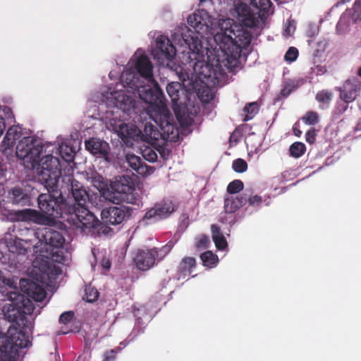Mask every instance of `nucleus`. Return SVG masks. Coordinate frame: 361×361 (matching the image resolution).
Masks as SVG:
<instances>
[{
  "label": "nucleus",
  "mask_w": 361,
  "mask_h": 361,
  "mask_svg": "<svg viewBox=\"0 0 361 361\" xmlns=\"http://www.w3.org/2000/svg\"><path fill=\"white\" fill-rule=\"evenodd\" d=\"M152 70L149 58L142 54L137 59L135 71L123 72L121 80L126 86L137 90L140 98L149 104L148 115L169 139L175 133L178 135V129L166 106L164 93L153 78ZM171 138L173 139L174 136Z\"/></svg>",
  "instance_id": "obj_1"
},
{
  "label": "nucleus",
  "mask_w": 361,
  "mask_h": 361,
  "mask_svg": "<svg viewBox=\"0 0 361 361\" xmlns=\"http://www.w3.org/2000/svg\"><path fill=\"white\" fill-rule=\"evenodd\" d=\"M233 20L231 18L219 23L220 31L214 36V39L223 54V63L230 72L240 64L243 49H247L252 41V34L244 28L235 30Z\"/></svg>",
  "instance_id": "obj_2"
},
{
  "label": "nucleus",
  "mask_w": 361,
  "mask_h": 361,
  "mask_svg": "<svg viewBox=\"0 0 361 361\" xmlns=\"http://www.w3.org/2000/svg\"><path fill=\"white\" fill-rule=\"evenodd\" d=\"M185 41L188 45L189 51L183 54L182 63L192 67L193 72L200 80H207L214 82L225 75V68H227L222 61L223 56L221 57L216 55L212 61L206 62L204 57L207 50L204 49L197 37H192L190 39Z\"/></svg>",
  "instance_id": "obj_3"
},
{
  "label": "nucleus",
  "mask_w": 361,
  "mask_h": 361,
  "mask_svg": "<svg viewBox=\"0 0 361 361\" xmlns=\"http://www.w3.org/2000/svg\"><path fill=\"white\" fill-rule=\"evenodd\" d=\"M45 188L48 192L42 193L37 197L39 210L49 219H63L73 226L70 218L71 212H74L75 209L73 207H69L63 195V192H66L63 185L61 188L59 185L53 188Z\"/></svg>",
  "instance_id": "obj_4"
},
{
  "label": "nucleus",
  "mask_w": 361,
  "mask_h": 361,
  "mask_svg": "<svg viewBox=\"0 0 361 361\" xmlns=\"http://www.w3.org/2000/svg\"><path fill=\"white\" fill-rule=\"evenodd\" d=\"M250 4L258 10L252 11L245 4H240L236 7L238 20L246 27H258L264 23L271 8L270 0H250Z\"/></svg>",
  "instance_id": "obj_5"
},
{
  "label": "nucleus",
  "mask_w": 361,
  "mask_h": 361,
  "mask_svg": "<svg viewBox=\"0 0 361 361\" xmlns=\"http://www.w3.org/2000/svg\"><path fill=\"white\" fill-rule=\"evenodd\" d=\"M62 183L66 184V186H63L68 190H71L73 197L75 202V204H69V207H73L75 209L74 212L71 214V220L73 222V226L77 223L75 220L74 214H78V212H81L82 209H89V204H93L92 199H97V195H90L86 190L84 185L73 178V176L68 175L65 176L62 178Z\"/></svg>",
  "instance_id": "obj_6"
},
{
  "label": "nucleus",
  "mask_w": 361,
  "mask_h": 361,
  "mask_svg": "<svg viewBox=\"0 0 361 361\" xmlns=\"http://www.w3.org/2000/svg\"><path fill=\"white\" fill-rule=\"evenodd\" d=\"M173 246L171 241L161 247L137 249L133 257V262L137 269L147 271L157 262L163 260Z\"/></svg>",
  "instance_id": "obj_7"
},
{
  "label": "nucleus",
  "mask_w": 361,
  "mask_h": 361,
  "mask_svg": "<svg viewBox=\"0 0 361 361\" xmlns=\"http://www.w3.org/2000/svg\"><path fill=\"white\" fill-rule=\"evenodd\" d=\"M39 180L44 187L53 188L59 185L61 176L59 159L52 154H47L39 159L36 166Z\"/></svg>",
  "instance_id": "obj_8"
},
{
  "label": "nucleus",
  "mask_w": 361,
  "mask_h": 361,
  "mask_svg": "<svg viewBox=\"0 0 361 361\" xmlns=\"http://www.w3.org/2000/svg\"><path fill=\"white\" fill-rule=\"evenodd\" d=\"M43 148V142L39 137L25 136L18 141L16 154L19 159H23L29 164L27 167L35 169L39 163Z\"/></svg>",
  "instance_id": "obj_9"
},
{
  "label": "nucleus",
  "mask_w": 361,
  "mask_h": 361,
  "mask_svg": "<svg viewBox=\"0 0 361 361\" xmlns=\"http://www.w3.org/2000/svg\"><path fill=\"white\" fill-rule=\"evenodd\" d=\"M78 214H74L77 223L73 226L76 231L85 234L109 235L113 230L103 221L101 222L89 209H82Z\"/></svg>",
  "instance_id": "obj_10"
},
{
  "label": "nucleus",
  "mask_w": 361,
  "mask_h": 361,
  "mask_svg": "<svg viewBox=\"0 0 361 361\" xmlns=\"http://www.w3.org/2000/svg\"><path fill=\"white\" fill-rule=\"evenodd\" d=\"M113 201L123 202L130 204H136L137 199L133 193L135 190L132 179L128 176H121L111 182Z\"/></svg>",
  "instance_id": "obj_11"
},
{
  "label": "nucleus",
  "mask_w": 361,
  "mask_h": 361,
  "mask_svg": "<svg viewBox=\"0 0 361 361\" xmlns=\"http://www.w3.org/2000/svg\"><path fill=\"white\" fill-rule=\"evenodd\" d=\"M30 343L28 336L16 331L9 337L0 336V355L9 359L14 358L19 348H27Z\"/></svg>",
  "instance_id": "obj_12"
},
{
  "label": "nucleus",
  "mask_w": 361,
  "mask_h": 361,
  "mask_svg": "<svg viewBox=\"0 0 361 361\" xmlns=\"http://www.w3.org/2000/svg\"><path fill=\"white\" fill-rule=\"evenodd\" d=\"M176 210L171 200H163L148 209L140 221L142 225H148L169 218Z\"/></svg>",
  "instance_id": "obj_13"
},
{
  "label": "nucleus",
  "mask_w": 361,
  "mask_h": 361,
  "mask_svg": "<svg viewBox=\"0 0 361 361\" xmlns=\"http://www.w3.org/2000/svg\"><path fill=\"white\" fill-rule=\"evenodd\" d=\"M176 54V49L171 40L166 36L161 35L156 39V48L152 51L154 59L163 63L172 61Z\"/></svg>",
  "instance_id": "obj_14"
},
{
  "label": "nucleus",
  "mask_w": 361,
  "mask_h": 361,
  "mask_svg": "<svg viewBox=\"0 0 361 361\" xmlns=\"http://www.w3.org/2000/svg\"><path fill=\"white\" fill-rule=\"evenodd\" d=\"M132 209L123 205L109 207L101 212L102 221L110 225H118L131 215Z\"/></svg>",
  "instance_id": "obj_15"
},
{
  "label": "nucleus",
  "mask_w": 361,
  "mask_h": 361,
  "mask_svg": "<svg viewBox=\"0 0 361 361\" xmlns=\"http://www.w3.org/2000/svg\"><path fill=\"white\" fill-rule=\"evenodd\" d=\"M85 148L95 157L110 162V147L109 143L97 138L92 137L85 142Z\"/></svg>",
  "instance_id": "obj_16"
},
{
  "label": "nucleus",
  "mask_w": 361,
  "mask_h": 361,
  "mask_svg": "<svg viewBox=\"0 0 361 361\" xmlns=\"http://www.w3.org/2000/svg\"><path fill=\"white\" fill-rule=\"evenodd\" d=\"M19 284L22 292L36 302H42L47 296L44 286L33 281L21 279Z\"/></svg>",
  "instance_id": "obj_17"
},
{
  "label": "nucleus",
  "mask_w": 361,
  "mask_h": 361,
  "mask_svg": "<svg viewBox=\"0 0 361 361\" xmlns=\"http://www.w3.org/2000/svg\"><path fill=\"white\" fill-rule=\"evenodd\" d=\"M360 89L361 82L353 77L345 80L343 86L337 90L340 92V99L345 103H350L356 99Z\"/></svg>",
  "instance_id": "obj_18"
},
{
  "label": "nucleus",
  "mask_w": 361,
  "mask_h": 361,
  "mask_svg": "<svg viewBox=\"0 0 361 361\" xmlns=\"http://www.w3.org/2000/svg\"><path fill=\"white\" fill-rule=\"evenodd\" d=\"M126 161L133 171L141 176L149 175L153 172L154 169L147 166L138 156L128 154L126 157Z\"/></svg>",
  "instance_id": "obj_19"
},
{
  "label": "nucleus",
  "mask_w": 361,
  "mask_h": 361,
  "mask_svg": "<svg viewBox=\"0 0 361 361\" xmlns=\"http://www.w3.org/2000/svg\"><path fill=\"white\" fill-rule=\"evenodd\" d=\"M42 240L47 246L59 249L63 247L65 238L59 231L46 228L42 232Z\"/></svg>",
  "instance_id": "obj_20"
},
{
  "label": "nucleus",
  "mask_w": 361,
  "mask_h": 361,
  "mask_svg": "<svg viewBox=\"0 0 361 361\" xmlns=\"http://www.w3.org/2000/svg\"><path fill=\"white\" fill-rule=\"evenodd\" d=\"M16 214L20 221H30L37 224H45L49 219L41 211L31 209L19 210Z\"/></svg>",
  "instance_id": "obj_21"
},
{
  "label": "nucleus",
  "mask_w": 361,
  "mask_h": 361,
  "mask_svg": "<svg viewBox=\"0 0 361 361\" xmlns=\"http://www.w3.org/2000/svg\"><path fill=\"white\" fill-rule=\"evenodd\" d=\"M187 22L200 35L206 32L209 28L208 19L206 14L202 15L200 13H194L188 17Z\"/></svg>",
  "instance_id": "obj_22"
},
{
  "label": "nucleus",
  "mask_w": 361,
  "mask_h": 361,
  "mask_svg": "<svg viewBox=\"0 0 361 361\" xmlns=\"http://www.w3.org/2000/svg\"><path fill=\"white\" fill-rule=\"evenodd\" d=\"M8 198L12 204L21 206L30 205L31 202L30 195L21 187L11 188L8 192Z\"/></svg>",
  "instance_id": "obj_23"
},
{
  "label": "nucleus",
  "mask_w": 361,
  "mask_h": 361,
  "mask_svg": "<svg viewBox=\"0 0 361 361\" xmlns=\"http://www.w3.org/2000/svg\"><path fill=\"white\" fill-rule=\"evenodd\" d=\"M245 205V197L243 192L236 196H228L224 199V210L226 213L233 214Z\"/></svg>",
  "instance_id": "obj_24"
},
{
  "label": "nucleus",
  "mask_w": 361,
  "mask_h": 361,
  "mask_svg": "<svg viewBox=\"0 0 361 361\" xmlns=\"http://www.w3.org/2000/svg\"><path fill=\"white\" fill-rule=\"evenodd\" d=\"M23 136L22 128L19 126H13L10 127L4 137L3 144L6 149L12 148L17 140Z\"/></svg>",
  "instance_id": "obj_25"
},
{
  "label": "nucleus",
  "mask_w": 361,
  "mask_h": 361,
  "mask_svg": "<svg viewBox=\"0 0 361 361\" xmlns=\"http://www.w3.org/2000/svg\"><path fill=\"white\" fill-rule=\"evenodd\" d=\"M196 267V260L192 257L183 258L178 267V279L189 276Z\"/></svg>",
  "instance_id": "obj_26"
},
{
  "label": "nucleus",
  "mask_w": 361,
  "mask_h": 361,
  "mask_svg": "<svg viewBox=\"0 0 361 361\" xmlns=\"http://www.w3.org/2000/svg\"><path fill=\"white\" fill-rule=\"evenodd\" d=\"M315 99L320 104L321 108H329L333 99V93L331 91L322 90L316 94Z\"/></svg>",
  "instance_id": "obj_27"
},
{
  "label": "nucleus",
  "mask_w": 361,
  "mask_h": 361,
  "mask_svg": "<svg viewBox=\"0 0 361 361\" xmlns=\"http://www.w3.org/2000/svg\"><path fill=\"white\" fill-rule=\"evenodd\" d=\"M117 106L122 109L124 112L129 113L131 109L135 107V101L130 96L119 94Z\"/></svg>",
  "instance_id": "obj_28"
},
{
  "label": "nucleus",
  "mask_w": 361,
  "mask_h": 361,
  "mask_svg": "<svg viewBox=\"0 0 361 361\" xmlns=\"http://www.w3.org/2000/svg\"><path fill=\"white\" fill-rule=\"evenodd\" d=\"M351 18L352 23L361 21V0H356L351 8L345 10Z\"/></svg>",
  "instance_id": "obj_29"
},
{
  "label": "nucleus",
  "mask_w": 361,
  "mask_h": 361,
  "mask_svg": "<svg viewBox=\"0 0 361 361\" xmlns=\"http://www.w3.org/2000/svg\"><path fill=\"white\" fill-rule=\"evenodd\" d=\"M159 133L154 125L151 123H146L144 127V134L142 133L141 138L143 140H158Z\"/></svg>",
  "instance_id": "obj_30"
},
{
  "label": "nucleus",
  "mask_w": 361,
  "mask_h": 361,
  "mask_svg": "<svg viewBox=\"0 0 361 361\" xmlns=\"http://www.w3.org/2000/svg\"><path fill=\"white\" fill-rule=\"evenodd\" d=\"M202 264L204 267L212 268L215 267L218 262V257L212 251H206L200 255Z\"/></svg>",
  "instance_id": "obj_31"
},
{
  "label": "nucleus",
  "mask_w": 361,
  "mask_h": 361,
  "mask_svg": "<svg viewBox=\"0 0 361 361\" xmlns=\"http://www.w3.org/2000/svg\"><path fill=\"white\" fill-rule=\"evenodd\" d=\"M351 18L348 13L345 11L340 17V19L336 25V30L338 33H344L349 27L351 23Z\"/></svg>",
  "instance_id": "obj_32"
},
{
  "label": "nucleus",
  "mask_w": 361,
  "mask_h": 361,
  "mask_svg": "<svg viewBox=\"0 0 361 361\" xmlns=\"http://www.w3.org/2000/svg\"><path fill=\"white\" fill-rule=\"evenodd\" d=\"M180 85L178 82H172L167 85L166 92L173 104H176L180 99L179 89Z\"/></svg>",
  "instance_id": "obj_33"
},
{
  "label": "nucleus",
  "mask_w": 361,
  "mask_h": 361,
  "mask_svg": "<svg viewBox=\"0 0 361 361\" xmlns=\"http://www.w3.org/2000/svg\"><path fill=\"white\" fill-rule=\"evenodd\" d=\"M244 112L246 113L243 118V121H248L252 119L258 113L259 106L257 102H250L247 104L243 108Z\"/></svg>",
  "instance_id": "obj_34"
},
{
  "label": "nucleus",
  "mask_w": 361,
  "mask_h": 361,
  "mask_svg": "<svg viewBox=\"0 0 361 361\" xmlns=\"http://www.w3.org/2000/svg\"><path fill=\"white\" fill-rule=\"evenodd\" d=\"M289 151L291 157L299 158L305 154L306 147L302 142H295L290 146Z\"/></svg>",
  "instance_id": "obj_35"
},
{
  "label": "nucleus",
  "mask_w": 361,
  "mask_h": 361,
  "mask_svg": "<svg viewBox=\"0 0 361 361\" xmlns=\"http://www.w3.org/2000/svg\"><path fill=\"white\" fill-rule=\"evenodd\" d=\"M243 195L245 197V204L248 203L251 207H258L262 202V197L261 196L252 195V192L247 190L243 192Z\"/></svg>",
  "instance_id": "obj_36"
},
{
  "label": "nucleus",
  "mask_w": 361,
  "mask_h": 361,
  "mask_svg": "<svg viewBox=\"0 0 361 361\" xmlns=\"http://www.w3.org/2000/svg\"><path fill=\"white\" fill-rule=\"evenodd\" d=\"M59 152L62 159L66 161L70 162L73 160L74 151L71 147L66 144H61L59 147Z\"/></svg>",
  "instance_id": "obj_37"
},
{
  "label": "nucleus",
  "mask_w": 361,
  "mask_h": 361,
  "mask_svg": "<svg viewBox=\"0 0 361 361\" xmlns=\"http://www.w3.org/2000/svg\"><path fill=\"white\" fill-rule=\"evenodd\" d=\"M8 250L11 252L17 255H25L27 252L23 240L20 239L15 240L13 243H11L8 245Z\"/></svg>",
  "instance_id": "obj_38"
},
{
  "label": "nucleus",
  "mask_w": 361,
  "mask_h": 361,
  "mask_svg": "<svg viewBox=\"0 0 361 361\" xmlns=\"http://www.w3.org/2000/svg\"><path fill=\"white\" fill-rule=\"evenodd\" d=\"M85 295L83 299L85 300L88 302H93L97 300L99 293L97 288L92 287L91 286H86L85 290Z\"/></svg>",
  "instance_id": "obj_39"
},
{
  "label": "nucleus",
  "mask_w": 361,
  "mask_h": 361,
  "mask_svg": "<svg viewBox=\"0 0 361 361\" xmlns=\"http://www.w3.org/2000/svg\"><path fill=\"white\" fill-rule=\"evenodd\" d=\"M244 188V184L242 180L236 179L231 181L227 186V192L230 195L239 193Z\"/></svg>",
  "instance_id": "obj_40"
},
{
  "label": "nucleus",
  "mask_w": 361,
  "mask_h": 361,
  "mask_svg": "<svg viewBox=\"0 0 361 361\" xmlns=\"http://www.w3.org/2000/svg\"><path fill=\"white\" fill-rule=\"evenodd\" d=\"M302 120L305 124L315 125L319 122V115L316 111H308Z\"/></svg>",
  "instance_id": "obj_41"
},
{
  "label": "nucleus",
  "mask_w": 361,
  "mask_h": 361,
  "mask_svg": "<svg viewBox=\"0 0 361 361\" xmlns=\"http://www.w3.org/2000/svg\"><path fill=\"white\" fill-rule=\"evenodd\" d=\"M232 168L237 173H243L247 169V164L244 159L239 158L233 161Z\"/></svg>",
  "instance_id": "obj_42"
},
{
  "label": "nucleus",
  "mask_w": 361,
  "mask_h": 361,
  "mask_svg": "<svg viewBox=\"0 0 361 361\" xmlns=\"http://www.w3.org/2000/svg\"><path fill=\"white\" fill-rule=\"evenodd\" d=\"M298 50L294 47L288 48L284 56V60L288 63L295 61L298 57Z\"/></svg>",
  "instance_id": "obj_43"
},
{
  "label": "nucleus",
  "mask_w": 361,
  "mask_h": 361,
  "mask_svg": "<svg viewBox=\"0 0 361 361\" xmlns=\"http://www.w3.org/2000/svg\"><path fill=\"white\" fill-rule=\"evenodd\" d=\"M129 130H131L130 125L122 123L119 126L118 129L117 130V133L118 135L125 141V140H127L129 137Z\"/></svg>",
  "instance_id": "obj_44"
},
{
  "label": "nucleus",
  "mask_w": 361,
  "mask_h": 361,
  "mask_svg": "<svg viewBox=\"0 0 361 361\" xmlns=\"http://www.w3.org/2000/svg\"><path fill=\"white\" fill-rule=\"evenodd\" d=\"M18 297L22 300V307L24 308L22 312L26 314H31L34 310L32 302L28 298L24 300L23 295H19Z\"/></svg>",
  "instance_id": "obj_45"
},
{
  "label": "nucleus",
  "mask_w": 361,
  "mask_h": 361,
  "mask_svg": "<svg viewBox=\"0 0 361 361\" xmlns=\"http://www.w3.org/2000/svg\"><path fill=\"white\" fill-rule=\"evenodd\" d=\"M199 97L203 102L208 103L214 98V94L209 88L199 90Z\"/></svg>",
  "instance_id": "obj_46"
},
{
  "label": "nucleus",
  "mask_w": 361,
  "mask_h": 361,
  "mask_svg": "<svg viewBox=\"0 0 361 361\" xmlns=\"http://www.w3.org/2000/svg\"><path fill=\"white\" fill-rule=\"evenodd\" d=\"M213 240L219 250H224L227 246V241L223 235H214Z\"/></svg>",
  "instance_id": "obj_47"
},
{
  "label": "nucleus",
  "mask_w": 361,
  "mask_h": 361,
  "mask_svg": "<svg viewBox=\"0 0 361 361\" xmlns=\"http://www.w3.org/2000/svg\"><path fill=\"white\" fill-rule=\"evenodd\" d=\"M209 243V240L208 237L206 235H202L197 238L195 246L198 249H205L207 247Z\"/></svg>",
  "instance_id": "obj_48"
},
{
  "label": "nucleus",
  "mask_w": 361,
  "mask_h": 361,
  "mask_svg": "<svg viewBox=\"0 0 361 361\" xmlns=\"http://www.w3.org/2000/svg\"><path fill=\"white\" fill-rule=\"evenodd\" d=\"M74 317V312L73 311H68L62 313L59 317V322L61 324H67L70 323Z\"/></svg>",
  "instance_id": "obj_49"
},
{
  "label": "nucleus",
  "mask_w": 361,
  "mask_h": 361,
  "mask_svg": "<svg viewBox=\"0 0 361 361\" xmlns=\"http://www.w3.org/2000/svg\"><path fill=\"white\" fill-rule=\"evenodd\" d=\"M142 156L145 160L149 162H154L157 159V153L152 149H145L142 153Z\"/></svg>",
  "instance_id": "obj_50"
},
{
  "label": "nucleus",
  "mask_w": 361,
  "mask_h": 361,
  "mask_svg": "<svg viewBox=\"0 0 361 361\" xmlns=\"http://www.w3.org/2000/svg\"><path fill=\"white\" fill-rule=\"evenodd\" d=\"M130 130H129V137L134 140H137L140 137L141 138L142 131L139 130L135 126L130 125Z\"/></svg>",
  "instance_id": "obj_51"
},
{
  "label": "nucleus",
  "mask_w": 361,
  "mask_h": 361,
  "mask_svg": "<svg viewBox=\"0 0 361 361\" xmlns=\"http://www.w3.org/2000/svg\"><path fill=\"white\" fill-rule=\"evenodd\" d=\"M348 109V103H345V102H338L335 110L334 114L338 116L342 115L343 113H345L347 109Z\"/></svg>",
  "instance_id": "obj_52"
},
{
  "label": "nucleus",
  "mask_w": 361,
  "mask_h": 361,
  "mask_svg": "<svg viewBox=\"0 0 361 361\" xmlns=\"http://www.w3.org/2000/svg\"><path fill=\"white\" fill-rule=\"evenodd\" d=\"M100 266L102 267L104 272H107L111 269V262L109 257H103L100 262Z\"/></svg>",
  "instance_id": "obj_53"
},
{
  "label": "nucleus",
  "mask_w": 361,
  "mask_h": 361,
  "mask_svg": "<svg viewBox=\"0 0 361 361\" xmlns=\"http://www.w3.org/2000/svg\"><path fill=\"white\" fill-rule=\"evenodd\" d=\"M179 79L183 82L184 86H191L192 84V79L189 78V75L187 73L181 72L179 75Z\"/></svg>",
  "instance_id": "obj_54"
},
{
  "label": "nucleus",
  "mask_w": 361,
  "mask_h": 361,
  "mask_svg": "<svg viewBox=\"0 0 361 361\" xmlns=\"http://www.w3.org/2000/svg\"><path fill=\"white\" fill-rule=\"evenodd\" d=\"M174 112L176 114V118L179 121L180 126H189L190 125V122L188 121L186 118L183 119V116L180 115V112H178L176 108H173Z\"/></svg>",
  "instance_id": "obj_55"
},
{
  "label": "nucleus",
  "mask_w": 361,
  "mask_h": 361,
  "mask_svg": "<svg viewBox=\"0 0 361 361\" xmlns=\"http://www.w3.org/2000/svg\"><path fill=\"white\" fill-rule=\"evenodd\" d=\"M305 137H306V141L308 143H310V144L314 143L315 141V138H316V133H315L314 130L313 129V130H308L306 133Z\"/></svg>",
  "instance_id": "obj_56"
},
{
  "label": "nucleus",
  "mask_w": 361,
  "mask_h": 361,
  "mask_svg": "<svg viewBox=\"0 0 361 361\" xmlns=\"http://www.w3.org/2000/svg\"><path fill=\"white\" fill-rule=\"evenodd\" d=\"M116 357V351L114 350H110L105 353L104 360L105 361L114 360Z\"/></svg>",
  "instance_id": "obj_57"
},
{
  "label": "nucleus",
  "mask_w": 361,
  "mask_h": 361,
  "mask_svg": "<svg viewBox=\"0 0 361 361\" xmlns=\"http://www.w3.org/2000/svg\"><path fill=\"white\" fill-rule=\"evenodd\" d=\"M211 230H212V237L214 235H222L221 233V231H220L219 227L217 225H216V224H212V225Z\"/></svg>",
  "instance_id": "obj_58"
},
{
  "label": "nucleus",
  "mask_w": 361,
  "mask_h": 361,
  "mask_svg": "<svg viewBox=\"0 0 361 361\" xmlns=\"http://www.w3.org/2000/svg\"><path fill=\"white\" fill-rule=\"evenodd\" d=\"M6 128L5 120L3 117H0V137H1Z\"/></svg>",
  "instance_id": "obj_59"
},
{
  "label": "nucleus",
  "mask_w": 361,
  "mask_h": 361,
  "mask_svg": "<svg viewBox=\"0 0 361 361\" xmlns=\"http://www.w3.org/2000/svg\"><path fill=\"white\" fill-rule=\"evenodd\" d=\"M291 92V90L287 87H283L281 92H280V94L284 97H288Z\"/></svg>",
  "instance_id": "obj_60"
},
{
  "label": "nucleus",
  "mask_w": 361,
  "mask_h": 361,
  "mask_svg": "<svg viewBox=\"0 0 361 361\" xmlns=\"http://www.w3.org/2000/svg\"><path fill=\"white\" fill-rule=\"evenodd\" d=\"M355 132L361 131V118L358 120L357 123H356L355 128H354Z\"/></svg>",
  "instance_id": "obj_61"
},
{
  "label": "nucleus",
  "mask_w": 361,
  "mask_h": 361,
  "mask_svg": "<svg viewBox=\"0 0 361 361\" xmlns=\"http://www.w3.org/2000/svg\"><path fill=\"white\" fill-rule=\"evenodd\" d=\"M102 177L98 175L93 178L92 182L94 183V184H95L96 183L100 184L102 182Z\"/></svg>",
  "instance_id": "obj_62"
},
{
  "label": "nucleus",
  "mask_w": 361,
  "mask_h": 361,
  "mask_svg": "<svg viewBox=\"0 0 361 361\" xmlns=\"http://www.w3.org/2000/svg\"><path fill=\"white\" fill-rule=\"evenodd\" d=\"M293 133H294V135L297 137H300L302 134L301 130H300L299 129H298L295 127L293 128Z\"/></svg>",
  "instance_id": "obj_63"
},
{
  "label": "nucleus",
  "mask_w": 361,
  "mask_h": 361,
  "mask_svg": "<svg viewBox=\"0 0 361 361\" xmlns=\"http://www.w3.org/2000/svg\"><path fill=\"white\" fill-rule=\"evenodd\" d=\"M337 1H338L337 5H342V4H345L347 3H349L352 0H337Z\"/></svg>",
  "instance_id": "obj_64"
}]
</instances>
